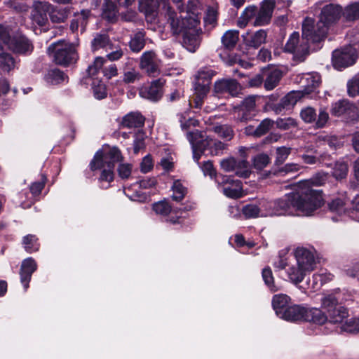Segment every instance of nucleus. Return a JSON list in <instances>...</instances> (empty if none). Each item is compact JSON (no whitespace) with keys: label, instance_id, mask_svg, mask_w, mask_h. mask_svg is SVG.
I'll list each match as a JSON object with an SVG mask.
<instances>
[{"label":"nucleus","instance_id":"nucleus-1","mask_svg":"<svg viewBox=\"0 0 359 359\" xmlns=\"http://www.w3.org/2000/svg\"><path fill=\"white\" fill-rule=\"evenodd\" d=\"M320 200L316 192L302 193L299 189L273 201L275 216H311L320 208Z\"/></svg>","mask_w":359,"mask_h":359},{"label":"nucleus","instance_id":"nucleus-2","mask_svg":"<svg viewBox=\"0 0 359 359\" xmlns=\"http://www.w3.org/2000/svg\"><path fill=\"white\" fill-rule=\"evenodd\" d=\"M166 17L173 34L183 33L184 46L189 51L194 52L201 43L200 29L198 27L200 21L197 15L187 13L186 16L180 20L177 14L168 7Z\"/></svg>","mask_w":359,"mask_h":359},{"label":"nucleus","instance_id":"nucleus-3","mask_svg":"<svg viewBox=\"0 0 359 359\" xmlns=\"http://www.w3.org/2000/svg\"><path fill=\"white\" fill-rule=\"evenodd\" d=\"M342 8L339 5L329 4L323 7L319 21L314 26L311 18H306L303 22V35L311 39L313 43L323 39L327 32V27L341 16Z\"/></svg>","mask_w":359,"mask_h":359},{"label":"nucleus","instance_id":"nucleus-4","mask_svg":"<svg viewBox=\"0 0 359 359\" xmlns=\"http://www.w3.org/2000/svg\"><path fill=\"white\" fill-rule=\"evenodd\" d=\"M121 151L117 147L111 148L107 152L98 151L90 163L91 170H100L99 182L102 189H107L114 180V164L122 160Z\"/></svg>","mask_w":359,"mask_h":359},{"label":"nucleus","instance_id":"nucleus-5","mask_svg":"<svg viewBox=\"0 0 359 359\" xmlns=\"http://www.w3.org/2000/svg\"><path fill=\"white\" fill-rule=\"evenodd\" d=\"M48 53L53 57L55 62L60 65L66 66L77 60L74 46L65 41H58L50 45Z\"/></svg>","mask_w":359,"mask_h":359},{"label":"nucleus","instance_id":"nucleus-6","mask_svg":"<svg viewBox=\"0 0 359 359\" xmlns=\"http://www.w3.org/2000/svg\"><path fill=\"white\" fill-rule=\"evenodd\" d=\"M0 39L7 45L8 49L18 54L30 53L33 50V46L29 40L25 36H15L11 38L6 27L0 24Z\"/></svg>","mask_w":359,"mask_h":359},{"label":"nucleus","instance_id":"nucleus-7","mask_svg":"<svg viewBox=\"0 0 359 359\" xmlns=\"http://www.w3.org/2000/svg\"><path fill=\"white\" fill-rule=\"evenodd\" d=\"M313 42L302 34V39L298 32H293L288 39L285 46V51L293 54L295 60L302 62L309 54V42Z\"/></svg>","mask_w":359,"mask_h":359},{"label":"nucleus","instance_id":"nucleus-8","mask_svg":"<svg viewBox=\"0 0 359 359\" xmlns=\"http://www.w3.org/2000/svg\"><path fill=\"white\" fill-rule=\"evenodd\" d=\"M256 100L257 96H248L239 106L234 108L233 116L237 122L246 123L257 115L258 110Z\"/></svg>","mask_w":359,"mask_h":359},{"label":"nucleus","instance_id":"nucleus-9","mask_svg":"<svg viewBox=\"0 0 359 359\" xmlns=\"http://www.w3.org/2000/svg\"><path fill=\"white\" fill-rule=\"evenodd\" d=\"M220 166L225 172L233 171L239 177L248 178L251 173L249 163L245 159L229 157L220 161Z\"/></svg>","mask_w":359,"mask_h":359},{"label":"nucleus","instance_id":"nucleus-10","mask_svg":"<svg viewBox=\"0 0 359 359\" xmlns=\"http://www.w3.org/2000/svg\"><path fill=\"white\" fill-rule=\"evenodd\" d=\"M355 60V50L351 46L346 47L341 50H335L332 53V65L337 70H341L353 65Z\"/></svg>","mask_w":359,"mask_h":359},{"label":"nucleus","instance_id":"nucleus-11","mask_svg":"<svg viewBox=\"0 0 359 359\" xmlns=\"http://www.w3.org/2000/svg\"><path fill=\"white\" fill-rule=\"evenodd\" d=\"M214 93L218 96H238L241 91L239 83L234 79H222L215 81Z\"/></svg>","mask_w":359,"mask_h":359},{"label":"nucleus","instance_id":"nucleus-12","mask_svg":"<svg viewBox=\"0 0 359 359\" xmlns=\"http://www.w3.org/2000/svg\"><path fill=\"white\" fill-rule=\"evenodd\" d=\"M161 60L153 50L145 51L140 57V67L149 76H156L160 73Z\"/></svg>","mask_w":359,"mask_h":359},{"label":"nucleus","instance_id":"nucleus-13","mask_svg":"<svg viewBox=\"0 0 359 359\" xmlns=\"http://www.w3.org/2000/svg\"><path fill=\"white\" fill-rule=\"evenodd\" d=\"M165 83V81L163 79L154 80L150 85L142 86L140 88L139 94L142 98L156 102L163 95V87Z\"/></svg>","mask_w":359,"mask_h":359},{"label":"nucleus","instance_id":"nucleus-14","mask_svg":"<svg viewBox=\"0 0 359 359\" xmlns=\"http://www.w3.org/2000/svg\"><path fill=\"white\" fill-rule=\"evenodd\" d=\"M275 6L274 0H264L259 10L257 9L256 18L252 22V25L264 26L267 25L271 19Z\"/></svg>","mask_w":359,"mask_h":359},{"label":"nucleus","instance_id":"nucleus-15","mask_svg":"<svg viewBox=\"0 0 359 359\" xmlns=\"http://www.w3.org/2000/svg\"><path fill=\"white\" fill-rule=\"evenodd\" d=\"M297 264L306 273H310L316 266L315 258L313 253L304 248H298L295 250Z\"/></svg>","mask_w":359,"mask_h":359},{"label":"nucleus","instance_id":"nucleus-16","mask_svg":"<svg viewBox=\"0 0 359 359\" xmlns=\"http://www.w3.org/2000/svg\"><path fill=\"white\" fill-rule=\"evenodd\" d=\"M327 180V174L324 172H319L314 175L309 180H305L299 183V189L302 193L306 192H316L320 196V207L323 205V199L321 191L312 189V186H322Z\"/></svg>","mask_w":359,"mask_h":359},{"label":"nucleus","instance_id":"nucleus-17","mask_svg":"<svg viewBox=\"0 0 359 359\" xmlns=\"http://www.w3.org/2000/svg\"><path fill=\"white\" fill-rule=\"evenodd\" d=\"M221 182L225 185L223 192L227 197L238 198L243 196V187L240 180H232L229 176H222Z\"/></svg>","mask_w":359,"mask_h":359},{"label":"nucleus","instance_id":"nucleus-18","mask_svg":"<svg viewBox=\"0 0 359 359\" xmlns=\"http://www.w3.org/2000/svg\"><path fill=\"white\" fill-rule=\"evenodd\" d=\"M187 138L192 147L193 158L196 162L198 163L201 154L205 149L201 144V141L203 140V132L198 130L190 131L187 133Z\"/></svg>","mask_w":359,"mask_h":359},{"label":"nucleus","instance_id":"nucleus-19","mask_svg":"<svg viewBox=\"0 0 359 359\" xmlns=\"http://www.w3.org/2000/svg\"><path fill=\"white\" fill-rule=\"evenodd\" d=\"M51 5L46 1H37L34 4L32 11V19L37 25H44L47 21V13L50 11Z\"/></svg>","mask_w":359,"mask_h":359},{"label":"nucleus","instance_id":"nucleus-20","mask_svg":"<svg viewBox=\"0 0 359 359\" xmlns=\"http://www.w3.org/2000/svg\"><path fill=\"white\" fill-rule=\"evenodd\" d=\"M36 269L37 264L32 258L29 257L22 261L20 271V281L24 286L25 290H27L29 287V283L31 280L32 275Z\"/></svg>","mask_w":359,"mask_h":359},{"label":"nucleus","instance_id":"nucleus-21","mask_svg":"<svg viewBox=\"0 0 359 359\" xmlns=\"http://www.w3.org/2000/svg\"><path fill=\"white\" fill-rule=\"evenodd\" d=\"M159 4L158 0H140L139 10L145 15L148 22H154L158 14Z\"/></svg>","mask_w":359,"mask_h":359},{"label":"nucleus","instance_id":"nucleus-22","mask_svg":"<svg viewBox=\"0 0 359 359\" xmlns=\"http://www.w3.org/2000/svg\"><path fill=\"white\" fill-rule=\"evenodd\" d=\"M145 118L138 111H133L125 115L121 122L120 126L126 128H137L144 126Z\"/></svg>","mask_w":359,"mask_h":359},{"label":"nucleus","instance_id":"nucleus-23","mask_svg":"<svg viewBox=\"0 0 359 359\" xmlns=\"http://www.w3.org/2000/svg\"><path fill=\"white\" fill-rule=\"evenodd\" d=\"M201 144L205 149L210 150L212 155H219L222 154L227 147V144L225 143L212 138L209 136H206L203 133Z\"/></svg>","mask_w":359,"mask_h":359},{"label":"nucleus","instance_id":"nucleus-24","mask_svg":"<svg viewBox=\"0 0 359 359\" xmlns=\"http://www.w3.org/2000/svg\"><path fill=\"white\" fill-rule=\"evenodd\" d=\"M306 308L299 305H293L287 307L281 316L283 318L288 321H297L304 320L306 314Z\"/></svg>","mask_w":359,"mask_h":359},{"label":"nucleus","instance_id":"nucleus-25","mask_svg":"<svg viewBox=\"0 0 359 359\" xmlns=\"http://www.w3.org/2000/svg\"><path fill=\"white\" fill-rule=\"evenodd\" d=\"M282 73L278 69L268 70L264 72V86L266 90H271L275 88L280 79Z\"/></svg>","mask_w":359,"mask_h":359},{"label":"nucleus","instance_id":"nucleus-26","mask_svg":"<svg viewBox=\"0 0 359 359\" xmlns=\"http://www.w3.org/2000/svg\"><path fill=\"white\" fill-rule=\"evenodd\" d=\"M290 297L285 294H278L273 297L272 306L276 315L280 318L285 309L289 307Z\"/></svg>","mask_w":359,"mask_h":359},{"label":"nucleus","instance_id":"nucleus-27","mask_svg":"<svg viewBox=\"0 0 359 359\" xmlns=\"http://www.w3.org/2000/svg\"><path fill=\"white\" fill-rule=\"evenodd\" d=\"M194 89L195 95L193 100L194 107L201 108L204 99L210 91V86H208V83H199L198 82L195 83Z\"/></svg>","mask_w":359,"mask_h":359},{"label":"nucleus","instance_id":"nucleus-28","mask_svg":"<svg viewBox=\"0 0 359 359\" xmlns=\"http://www.w3.org/2000/svg\"><path fill=\"white\" fill-rule=\"evenodd\" d=\"M304 89L302 90L306 95L313 92L321 82L320 76L317 73L306 74L304 78Z\"/></svg>","mask_w":359,"mask_h":359},{"label":"nucleus","instance_id":"nucleus-29","mask_svg":"<svg viewBox=\"0 0 359 359\" xmlns=\"http://www.w3.org/2000/svg\"><path fill=\"white\" fill-rule=\"evenodd\" d=\"M304 320L313 322L318 325H323L327 320V315H325L320 309L306 308Z\"/></svg>","mask_w":359,"mask_h":359},{"label":"nucleus","instance_id":"nucleus-30","mask_svg":"<svg viewBox=\"0 0 359 359\" xmlns=\"http://www.w3.org/2000/svg\"><path fill=\"white\" fill-rule=\"evenodd\" d=\"M257 14V6H249L242 12L238 20V26L241 28L245 27L248 23L255 20Z\"/></svg>","mask_w":359,"mask_h":359},{"label":"nucleus","instance_id":"nucleus-31","mask_svg":"<svg viewBox=\"0 0 359 359\" xmlns=\"http://www.w3.org/2000/svg\"><path fill=\"white\" fill-rule=\"evenodd\" d=\"M266 36V32L264 30L259 29L253 34H250L245 36V41L248 46L257 48L262 43H265Z\"/></svg>","mask_w":359,"mask_h":359},{"label":"nucleus","instance_id":"nucleus-32","mask_svg":"<svg viewBox=\"0 0 359 359\" xmlns=\"http://www.w3.org/2000/svg\"><path fill=\"white\" fill-rule=\"evenodd\" d=\"M321 307L326 311L327 314L330 311H333L336 307L340 306L337 294L330 293L323 294L320 299Z\"/></svg>","mask_w":359,"mask_h":359},{"label":"nucleus","instance_id":"nucleus-33","mask_svg":"<svg viewBox=\"0 0 359 359\" xmlns=\"http://www.w3.org/2000/svg\"><path fill=\"white\" fill-rule=\"evenodd\" d=\"M347 198L345 196H337L328 203L329 210L338 215L346 212Z\"/></svg>","mask_w":359,"mask_h":359},{"label":"nucleus","instance_id":"nucleus-34","mask_svg":"<svg viewBox=\"0 0 359 359\" xmlns=\"http://www.w3.org/2000/svg\"><path fill=\"white\" fill-rule=\"evenodd\" d=\"M348 317V310L340 305L327 314V320L334 324L341 323Z\"/></svg>","mask_w":359,"mask_h":359},{"label":"nucleus","instance_id":"nucleus-35","mask_svg":"<svg viewBox=\"0 0 359 359\" xmlns=\"http://www.w3.org/2000/svg\"><path fill=\"white\" fill-rule=\"evenodd\" d=\"M145 34L144 32H137L131 37L129 42L130 48L133 52L139 53L145 46Z\"/></svg>","mask_w":359,"mask_h":359},{"label":"nucleus","instance_id":"nucleus-36","mask_svg":"<svg viewBox=\"0 0 359 359\" xmlns=\"http://www.w3.org/2000/svg\"><path fill=\"white\" fill-rule=\"evenodd\" d=\"M92 48L94 50L104 48L106 52L113 49V44L109 41L106 34H97L92 41Z\"/></svg>","mask_w":359,"mask_h":359},{"label":"nucleus","instance_id":"nucleus-37","mask_svg":"<svg viewBox=\"0 0 359 359\" xmlns=\"http://www.w3.org/2000/svg\"><path fill=\"white\" fill-rule=\"evenodd\" d=\"M257 204L261 217L275 216L273 201L261 199L257 201Z\"/></svg>","mask_w":359,"mask_h":359},{"label":"nucleus","instance_id":"nucleus-38","mask_svg":"<svg viewBox=\"0 0 359 359\" xmlns=\"http://www.w3.org/2000/svg\"><path fill=\"white\" fill-rule=\"evenodd\" d=\"M118 10L111 1L105 0L103 6L102 18L109 22H114L117 19Z\"/></svg>","mask_w":359,"mask_h":359},{"label":"nucleus","instance_id":"nucleus-39","mask_svg":"<svg viewBox=\"0 0 359 359\" xmlns=\"http://www.w3.org/2000/svg\"><path fill=\"white\" fill-rule=\"evenodd\" d=\"M287 276L289 280L294 284L297 285L303 281L307 273L303 271L300 267L297 266H292L287 270Z\"/></svg>","mask_w":359,"mask_h":359},{"label":"nucleus","instance_id":"nucleus-40","mask_svg":"<svg viewBox=\"0 0 359 359\" xmlns=\"http://www.w3.org/2000/svg\"><path fill=\"white\" fill-rule=\"evenodd\" d=\"M216 74V72L209 67H202L195 76V83L210 84L212 78Z\"/></svg>","mask_w":359,"mask_h":359},{"label":"nucleus","instance_id":"nucleus-41","mask_svg":"<svg viewBox=\"0 0 359 359\" xmlns=\"http://www.w3.org/2000/svg\"><path fill=\"white\" fill-rule=\"evenodd\" d=\"M15 61L9 54L4 51L0 46V68L4 72H10L15 67Z\"/></svg>","mask_w":359,"mask_h":359},{"label":"nucleus","instance_id":"nucleus-42","mask_svg":"<svg viewBox=\"0 0 359 359\" xmlns=\"http://www.w3.org/2000/svg\"><path fill=\"white\" fill-rule=\"evenodd\" d=\"M238 31H226L222 37V42L225 48L228 49L233 48L238 41Z\"/></svg>","mask_w":359,"mask_h":359},{"label":"nucleus","instance_id":"nucleus-43","mask_svg":"<svg viewBox=\"0 0 359 359\" xmlns=\"http://www.w3.org/2000/svg\"><path fill=\"white\" fill-rule=\"evenodd\" d=\"M212 131L219 137L228 141L231 140L234 136V133L232 128L228 125H219L214 126L212 128Z\"/></svg>","mask_w":359,"mask_h":359},{"label":"nucleus","instance_id":"nucleus-44","mask_svg":"<svg viewBox=\"0 0 359 359\" xmlns=\"http://www.w3.org/2000/svg\"><path fill=\"white\" fill-rule=\"evenodd\" d=\"M306 95L303 91H293L287 94L282 100L281 104L283 107L294 105L299 100Z\"/></svg>","mask_w":359,"mask_h":359},{"label":"nucleus","instance_id":"nucleus-45","mask_svg":"<svg viewBox=\"0 0 359 359\" xmlns=\"http://www.w3.org/2000/svg\"><path fill=\"white\" fill-rule=\"evenodd\" d=\"M333 276L330 273H315L312 277L311 287L318 290L321 285L332 279Z\"/></svg>","mask_w":359,"mask_h":359},{"label":"nucleus","instance_id":"nucleus-46","mask_svg":"<svg viewBox=\"0 0 359 359\" xmlns=\"http://www.w3.org/2000/svg\"><path fill=\"white\" fill-rule=\"evenodd\" d=\"M172 190L173 192L172 198L176 201H182L187 194V188L183 186L180 180L173 182Z\"/></svg>","mask_w":359,"mask_h":359},{"label":"nucleus","instance_id":"nucleus-47","mask_svg":"<svg viewBox=\"0 0 359 359\" xmlns=\"http://www.w3.org/2000/svg\"><path fill=\"white\" fill-rule=\"evenodd\" d=\"M351 104L347 100H339L332 105V113L333 115L340 116L348 112L351 109Z\"/></svg>","mask_w":359,"mask_h":359},{"label":"nucleus","instance_id":"nucleus-48","mask_svg":"<svg viewBox=\"0 0 359 359\" xmlns=\"http://www.w3.org/2000/svg\"><path fill=\"white\" fill-rule=\"evenodd\" d=\"M92 90L94 97L97 100H102L107 97L106 86L101 81L95 80L92 83Z\"/></svg>","mask_w":359,"mask_h":359},{"label":"nucleus","instance_id":"nucleus-49","mask_svg":"<svg viewBox=\"0 0 359 359\" xmlns=\"http://www.w3.org/2000/svg\"><path fill=\"white\" fill-rule=\"evenodd\" d=\"M182 130H185L191 126H196L198 125V121L190 117L187 113L179 114L177 115Z\"/></svg>","mask_w":359,"mask_h":359},{"label":"nucleus","instance_id":"nucleus-50","mask_svg":"<svg viewBox=\"0 0 359 359\" xmlns=\"http://www.w3.org/2000/svg\"><path fill=\"white\" fill-rule=\"evenodd\" d=\"M348 172V166L344 162L338 161L333 168L332 175L337 180L346 178Z\"/></svg>","mask_w":359,"mask_h":359},{"label":"nucleus","instance_id":"nucleus-51","mask_svg":"<svg viewBox=\"0 0 359 359\" xmlns=\"http://www.w3.org/2000/svg\"><path fill=\"white\" fill-rule=\"evenodd\" d=\"M22 243L25 249L28 252H33L37 251L39 248V245L37 243V238L34 235H27L23 238Z\"/></svg>","mask_w":359,"mask_h":359},{"label":"nucleus","instance_id":"nucleus-52","mask_svg":"<svg viewBox=\"0 0 359 359\" xmlns=\"http://www.w3.org/2000/svg\"><path fill=\"white\" fill-rule=\"evenodd\" d=\"M344 16L348 20H355L359 18V2H355L346 7Z\"/></svg>","mask_w":359,"mask_h":359},{"label":"nucleus","instance_id":"nucleus-53","mask_svg":"<svg viewBox=\"0 0 359 359\" xmlns=\"http://www.w3.org/2000/svg\"><path fill=\"white\" fill-rule=\"evenodd\" d=\"M347 93L352 97L359 95V74L354 76L348 81Z\"/></svg>","mask_w":359,"mask_h":359},{"label":"nucleus","instance_id":"nucleus-54","mask_svg":"<svg viewBox=\"0 0 359 359\" xmlns=\"http://www.w3.org/2000/svg\"><path fill=\"white\" fill-rule=\"evenodd\" d=\"M241 211L247 219L260 217L257 202L244 205Z\"/></svg>","mask_w":359,"mask_h":359},{"label":"nucleus","instance_id":"nucleus-55","mask_svg":"<svg viewBox=\"0 0 359 359\" xmlns=\"http://www.w3.org/2000/svg\"><path fill=\"white\" fill-rule=\"evenodd\" d=\"M217 10L215 7H208L204 17V22L206 26L213 27L217 24Z\"/></svg>","mask_w":359,"mask_h":359},{"label":"nucleus","instance_id":"nucleus-56","mask_svg":"<svg viewBox=\"0 0 359 359\" xmlns=\"http://www.w3.org/2000/svg\"><path fill=\"white\" fill-rule=\"evenodd\" d=\"M262 278L265 284L269 287L271 291L276 292L278 290L274 284L273 276L270 268H264L262 270Z\"/></svg>","mask_w":359,"mask_h":359},{"label":"nucleus","instance_id":"nucleus-57","mask_svg":"<svg viewBox=\"0 0 359 359\" xmlns=\"http://www.w3.org/2000/svg\"><path fill=\"white\" fill-rule=\"evenodd\" d=\"M276 125L278 128L286 130L292 128L296 127L297 126V123L294 118L291 117H287L284 118H278L277 121H276Z\"/></svg>","mask_w":359,"mask_h":359},{"label":"nucleus","instance_id":"nucleus-58","mask_svg":"<svg viewBox=\"0 0 359 359\" xmlns=\"http://www.w3.org/2000/svg\"><path fill=\"white\" fill-rule=\"evenodd\" d=\"M300 116L305 123H313L316 119V112L313 107H306L301 110Z\"/></svg>","mask_w":359,"mask_h":359},{"label":"nucleus","instance_id":"nucleus-59","mask_svg":"<svg viewBox=\"0 0 359 359\" xmlns=\"http://www.w3.org/2000/svg\"><path fill=\"white\" fill-rule=\"evenodd\" d=\"M270 162L269 156L266 154H259L253 158V166L257 170L264 169Z\"/></svg>","mask_w":359,"mask_h":359},{"label":"nucleus","instance_id":"nucleus-60","mask_svg":"<svg viewBox=\"0 0 359 359\" xmlns=\"http://www.w3.org/2000/svg\"><path fill=\"white\" fill-rule=\"evenodd\" d=\"M291 152L290 147H280L276 149V157L275 163L277 165L282 164L287 159Z\"/></svg>","mask_w":359,"mask_h":359},{"label":"nucleus","instance_id":"nucleus-61","mask_svg":"<svg viewBox=\"0 0 359 359\" xmlns=\"http://www.w3.org/2000/svg\"><path fill=\"white\" fill-rule=\"evenodd\" d=\"M342 330L347 332H356L359 331V319L351 318L346 320L342 325Z\"/></svg>","mask_w":359,"mask_h":359},{"label":"nucleus","instance_id":"nucleus-62","mask_svg":"<svg viewBox=\"0 0 359 359\" xmlns=\"http://www.w3.org/2000/svg\"><path fill=\"white\" fill-rule=\"evenodd\" d=\"M153 210L158 215L167 216L171 212V207L166 201H160L153 205Z\"/></svg>","mask_w":359,"mask_h":359},{"label":"nucleus","instance_id":"nucleus-63","mask_svg":"<svg viewBox=\"0 0 359 359\" xmlns=\"http://www.w3.org/2000/svg\"><path fill=\"white\" fill-rule=\"evenodd\" d=\"M274 121L270 118L264 119L257 126V133L259 134V137H262L266 134L273 126Z\"/></svg>","mask_w":359,"mask_h":359},{"label":"nucleus","instance_id":"nucleus-64","mask_svg":"<svg viewBox=\"0 0 359 359\" xmlns=\"http://www.w3.org/2000/svg\"><path fill=\"white\" fill-rule=\"evenodd\" d=\"M140 77L141 75L138 71L134 68H130L124 71L123 81L126 83H131L139 80Z\"/></svg>","mask_w":359,"mask_h":359}]
</instances>
